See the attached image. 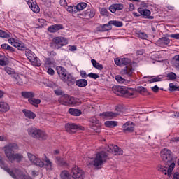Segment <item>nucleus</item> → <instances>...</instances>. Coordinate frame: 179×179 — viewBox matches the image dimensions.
Instances as JSON below:
<instances>
[{
	"label": "nucleus",
	"instance_id": "62",
	"mask_svg": "<svg viewBox=\"0 0 179 179\" xmlns=\"http://www.w3.org/2000/svg\"><path fill=\"white\" fill-rule=\"evenodd\" d=\"M151 90L152 92H154V93H157V92H159V87L157 85H155L154 87H151Z\"/></svg>",
	"mask_w": 179,
	"mask_h": 179
},
{
	"label": "nucleus",
	"instance_id": "21",
	"mask_svg": "<svg viewBox=\"0 0 179 179\" xmlns=\"http://www.w3.org/2000/svg\"><path fill=\"white\" fill-rule=\"evenodd\" d=\"M122 9H124V5L121 3L112 4L109 7V10L112 12V13H115L117 10H122Z\"/></svg>",
	"mask_w": 179,
	"mask_h": 179
},
{
	"label": "nucleus",
	"instance_id": "35",
	"mask_svg": "<svg viewBox=\"0 0 179 179\" xmlns=\"http://www.w3.org/2000/svg\"><path fill=\"white\" fill-rule=\"evenodd\" d=\"M115 79L118 82V83H120V84L126 85V83H129V81H128V80L122 78L120 75L116 76Z\"/></svg>",
	"mask_w": 179,
	"mask_h": 179
},
{
	"label": "nucleus",
	"instance_id": "59",
	"mask_svg": "<svg viewBox=\"0 0 179 179\" xmlns=\"http://www.w3.org/2000/svg\"><path fill=\"white\" fill-rule=\"evenodd\" d=\"M45 65H54V62L51 59H46Z\"/></svg>",
	"mask_w": 179,
	"mask_h": 179
},
{
	"label": "nucleus",
	"instance_id": "19",
	"mask_svg": "<svg viewBox=\"0 0 179 179\" xmlns=\"http://www.w3.org/2000/svg\"><path fill=\"white\" fill-rule=\"evenodd\" d=\"M56 70L61 80H65V76L68 74L66 73V69L61 66H57Z\"/></svg>",
	"mask_w": 179,
	"mask_h": 179
},
{
	"label": "nucleus",
	"instance_id": "45",
	"mask_svg": "<svg viewBox=\"0 0 179 179\" xmlns=\"http://www.w3.org/2000/svg\"><path fill=\"white\" fill-rule=\"evenodd\" d=\"M87 6V4L86 3H80L77 6H76V8L77 9V12H79V10H83Z\"/></svg>",
	"mask_w": 179,
	"mask_h": 179
},
{
	"label": "nucleus",
	"instance_id": "52",
	"mask_svg": "<svg viewBox=\"0 0 179 179\" xmlns=\"http://www.w3.org/2000/svg\"><path fill=\"white\" fill-rule=\"evenodd\" d=\"M0 37L3 38H9V34L0 29Z\"/></svg>",
	"mask_w": 179,
	"mask_h": 179
},
{
	"label": "nucleus",
	"instance_id": "63",
	"mask_svg": "<svg viewBox=\"0 0 179 179\" xmlns=\"http://www.w3.org/2000/svg\"><path fill=\"white\" fill-rule=\"evenodd\" d=\"M48 73L49 75H54L55 72L54 71V69H52V68H48Z\"/></svg>",
	"mask_w": 179,
	"mask_h": 179
},
{
	"label": "nucleus",
	"instance_id": "9",
	"mask_svg": "<svg viewBox=\"0 0 179 179\" xmlns=\"http://www.w3.org/2000/svg\"><path fill=\"white\" fill-rule=\"evenodd\" d=\"M71 174L72 178L73 179H84L85 178V171L82 169L79 168L78 166H74L72 167L71 171Z\"/></svg>",
	"mask_w": 179,
	"mask_h": 179
},
{
	"label": "nucleus",
	"instance_id": "36",
	"mask_svg": "<svg viewBox=\"0 0 179 179\" xmlns=\"http://www.w3.org/2000/svg\"><path fill=\"white\" fill-rule=\"evenodd\" d=\"M91 62L94 68H96V69H98L99 71H101V69H103V66L100 64V63H98L96 59H92Z\"/></svg>",
	"mask_w": 179,
	"mask_h": 179
},
{
	"label": "nucleus",
	"instance_id": "3",
	"mask_svg": "<svg viewBox=\"0 0 179 179\" xmlns=\"http://www.w3.org/2000/svg\"><path fill=\"white\" fill-rule=\"evenodd\" d=\"M115 64L117 66H125L121 70V75H127V76H132L134 69L131 66V60L128 58H116L115 59Z\"/></svg>",
	"mask_w": 179,
	"mask_h": 179
},
{
	"label": "nucleus",
	"instance_id": "29",
	"mask_svg": "<svg viewBox=\"0 0 179 179\" xmlns=\"http://www.w3.org/2000/svg\"><path fill=\"white\" fill-rule=\"evenodd\" d=\"M13 78H14V82L17 85H23V79H24V77L23 76H20L17 73L13 76Z\"/></svg>",
	"mask_w": 179,
	"mask_h": 179
},
{
	"label": "nucleus",
	"instance_id": "38",
	"mask_svg": "<svg viewBox=\"0 0 179 179\" xmlns=\"http://www.w3.org/2000/svg\"><path fill=\"white\" fill-rule=\"evenodd\" d=\"M108 30H111V24H110V22L103 24L100 27V31H108Z\"/></svg>",
	"mask_w": 179,
	"mask_h": 179
},
{
	"label": "nucleus",
	"instance_id": "27",
	"mask_svg": "<svg viewBox=\"0 0 179 179\" xmlns=\"http://www.w3.org/2000/svg\"><path fill=\"white\" fill-rule=\"evenodd\" d=\"M59 177L60 179H72L71 173L66 170L62 171L60 172Z\"/></svg>",
	"mask_w": 179,
	"mask_h": 179
},
{
	"label": "nucleus",
	"instance_id": "53",
	"mask_svg": "<svg viewBox=\"0 0 179 179\" xmlns=\"http://www.w3.org/2000/svg\"><path fill=\"white\" fill-rule=\"evenodd\" d=\"M55 94L57 96H62L63 94H65L64 91H62L61 88L55 90Z\"/></svg>",
	"mask_w": 179,
	"mask_h": 179
},
{
	"label": "nucleus",
	"instance_id": "50",
	"mask_svg": "<svg viewBox=\"0 0 179 179\" xmlns=\"http://www.w3.org/2000/svg\"><path fill=\"white\" fill-rule=\"evenodd\" d=\"M38 22L39 23V27H44V26H47V21L44 19H38Z\"/></svg>",
	"mask_w": 179,
	"mask_h": 179
},
{
	"label": "nucleus",
	"instance_id": "39",
	"mask_svg": "<svg viewBox=\"0 0 179 179\" xmlns=\"http://www.w3.org/2000/svg\"><path fill=\"white\" fill-rule=\"evenodd\" d=\"M79 99L75 98L73 96H70L69 98V106L72 105V106H75V104H78L79 103Z\"/></svg>",
	"mask_w": 179,
	"mask_h": 179
},
{
	"label": "nucleus",
	"instance_id": "60",
	"mask_svg": "<svg viewBox=\"0 0 179 179\" xmlns=\"http://www.w3.org/2000/svg\"><path fill=\"white\" fill-rule=\"evenodd\" d=\"M48 86L49 87H52V89L57 88V84H55V83H48Z\"/></svg>",
	"mask_w": 179,
	"mask_h": 179
},
{
	"label": "nucleus",
	"instance_id": "17",
	"mask_svg": "<svg viewBox=\"0 0 179 179\" xmlns=\"http://www.w3.org/2000/svg\"><path fill=\"white\" fill-rule=\"evenodd\" d=\"M138 12L141 15V16H143L145 19H154L153 16H150V10L148 9H144L142 8H139L138 9Z\"/></svg>",
	"mask_w": 179,
	"mask_h": 179
},
{
	"label": "nucleus",
	"instance_id": "61",
	"mask_svg": "<svg viewBox=\"0 0 179 179\" xmlns=\"http://www.w3.org/2000/svg\"><path fill=\"white\" fill-rule=\"evenodd\" d=\"M60 5L61 6H63L64 8H65V6L68 5V3L66 2V0H60Z\"/></svg>",
	"mask_w": 179,
	"mask_h": 179
},
{
	"label": "nucleus",
	"instance_id": "22",
	"mask_svg": "<svg viewBox=\"0 0 179 179\" xmlns=\"http://www.w3.org/2000/svg\"><path fill=\"white\" fill-rule=\"evenodd\" d=\"M99 115L102 117V118L111 119V118H115V117L118 115V113H114V112H103Z\"/></svg>",
	"mask_w": 179,
	"mask_h": 179
},
{
	"label": "nucleus",
	"instance_id": "51",
	"mask_svg": "<svg viewBox=\"0 0 179 179\" xmlns=\"http://www.w3.org/2000/svg\"><path fill=\"white\" fill-rule=\"evenodd\" d=\"M158 170L162 173H164L165 175H167V167L160 165L158 166Z\"/></svg>",
	"mask_w": 179,
	"mask_h": 179
},
{
	"label": "nucleus",
	"instance_id": "49",
	"mask_svg": "<svg viewBox=\"0 0 179 179\" xmlns=\"http://www.w3.org/2000/svg\"><path fill=\"white\" fill-rule=\"evenodd\" d=\"M169 90H171V92H173V90H177L179 92V87H177L176 84L171 83L169 84Z\"/></svg>",
	"mask_w": 179,
	"mask_h": 179
},
{
	"label": "nucleus",
	"instance_id": "24",
	"mask_svg": "<svg viewBox=\"0 0 179 179\" xmlns=\"http://www.w3.org/2000/svg\"><path fill=\"white\" fill-rule=\"evenodd\" d=\"M95 15L96 10H94V9L93 8H90L84 11L85 17H90V19H92V17H94Z\"/></svg>",
	"mask_w": 179,
	"mask_h": 179
},
{
	"label": "nucleus",
	"instance_id": "23",
	"mask_svg": "<svg viewBox=\"0 0 179 179\" xmlns=\"http://www.w3.org/2000/svg\"><path fill=\"white\" fill-rule=\"evenodd\" d=\"M69 95L64 94L60 97L59 101L63 106H69Z\"/></svg>",
	"mask_w": 179,
	"mask_h": 179
},
{
	"label": "nucleus",
	"instance_id": "58",
	"mask_svg": "<svg viewBox=\"0 0 179 179\" xmlns=\"http://www.w3.org/2000/svg\"><path fill=\"white\" fill-rule=\"evenodd\" d=\"M171 38H175V40H179V34H172L169 35Z\"/></svg>",
	"mask_w": 179,
	"mask_h": 179
},
{
	"label": "nucleus",
	"instance_id": "57",
	"mask_svg": "<svg viewBox=\"0 0 179 179\" xmlns=\"http://www.w3.org/2000/svg\"><path fill=\"white\" fill-rule=\"evenodd\" d=\"M167 77L169 79H177V76L173 72H171V73H168Z\"/></svg>",
	"mask_w": 179,
	"mask_h": 179
},
{
	"label": "nucleus",
	"instance_id": "47",
	"mask_svg": "<svg viewBox=\"0 0 179 179\" xmlns=\"http://www.w3.org/2000/svg\"><path fill=\"white\" fill-rule=\"evenodd\" d=\"M137 36L139 38H141L142 40H146L148 38V34H146L145 32H138L137 34Z\"/></svg>",
	"mask_w": 179,
	"mask_h": 179
},
{
	"label": "nucleus",
	"instance_id": "30",
	"mask_svg": "<svg viewBox=\"0 0 179 179\" xmlns=\"http://www.w3.org/2000/svg\"><path fill=\"white\" fill-rule=\"evenodd\" d=\"M69 113L71 114V115H73L74 117H79L82 114V111L79 109H75V108H69Z\"/></svg>",
	"mask_w": 179,
	"mask_h": 179
},
{
	"label": "nucleus",
	"instance_id": "44",
	"mask_svg": "<svg viewBox=\"0 0 179 179\" xmlns=\"http://www.w3.org/2000/svg\"><path fill=\"white\" fill-rule=\"evenodd\" d=\"M109 24H110V26L113 24V26H115L116 27H122V22L121 21H109Z\"/></svg>",
	"mask_w": 179,
	"mask_h": 179
},
{
	"label": "nucleus",
	"instance_id": "31",
	"mask_svg": "<svg viewBox=\"0 0 179 179\" xmlns=\"http://www.w3.org/2000/svg\"><path fill=\"white\" fill-rule=\"evenodd\" d=\"M76 86L78 87H86L87 86V80L85 79H80L76 81Z\"/></svg>",
	"mask_w": 179,
	"mask_h": 179
},
{
	"label": "nucleus",
	"instance_id": "56",
	"mask_svg": "<svg viewBox=\"0 0 179 179\" xmlns=\"http://www.w3.org/2000/svg\"><path fill=\"white\" fill-rule=\"evenodd\" d=\"M89 78H92V79H97L98 78H100L99 74L94 73H90L87 75Z\"/></svg>",
	"mask_w": 179,
	"mask_h": 179
},
{
	"label": "nucleus",
	"instance_id": "25",
	"mask_svg": "<svg viewBox=\"0 0 179 179\" xmlns=\"http://www.w3.org/2000/svg\"><path fill=\"white\" fill-rule=\"evenodd\" d=\"M22 113L24 114L26 118L29 120H34V118H36V114L31 110L24 109Z\"/></svg>",
	"mask_w": 179,
	"mask_h": 179
},
{
	"label": "nucleus",
	"instance_id": "4",
	"mask_svg": "<svg viewBox=\"0 0 179 179\" xmlns=\"http://www.w3.org/2000/svg\"><path fill=\"white\" fill-rule=\"evenodd\" d=\"M0 167L6 171L13 178H22V179H30V177L22 174L19 169L11 170L8 167V165L5 164V162L2 159V157L0 156Z\"/></svg>",
	"mask_w": 179,
	"mask_h": 179
},
{
	"label": "nucleus",
	"instance_id": "15",
	"mask_svg": "<svg viewBox=\"0 0 179 179\" xmlns=\"http://www.w3.org/2000/svg\"><path fill=\"white\" fill-rule=\"evenodd\" d=\"M27 5H29L31 10L34 13H38L40 12V7L37 5V1L36 0H25Z\"/></svg>",
	"mask_w": 179,
	"mask_h": 179
},
{
	"label": "nucleus",
	"instance_id": "41",
	"mask_svg": "<svg viewBox=\"0 0 179 179\" xmlns=\"http://www.w3.org/2000/svg\"><path fill=\"white\" fill-rule=\"evenodd\" d=\"M66 9L69 13H76L78 12L76 6H68L66 7Z\"/></svg>",
	"mask_w": 179,
	"mask_h": 179
},
{
	"label": "nucleus",
	"instance_id": "32",
	"mask_svg": "<svg viewBox=\"0 0 179 179\" xmlns=\"http://www.w3.org/2000/svg\"><path fill=\"white\" fill-rule=\"evenodd\" d=\"M29 103L31 104L32 106H34V107H38V104L41 103V100L39 99H36V98H30L28 99Z\"/></svg>",
	"mask_w": 179,
	"mask_h": 179
},
{
	"label": "nucleus",
	"instance_id": "34",
	"mask_svg": "<svg viewBox=\"0 0 179 179\" xmlns=\"http://www.w3.org/2000/svg\"><path fill=\"white\" fill-rule=\"evenodd\" d=\"M22 97H24V99H32V97H34L35 94L34 92H22L21 93Z\"/></svg>",
	"mask_w": 179,
	"mask_h": 179
},
{
	"label": "nucleus",
	"instance_id": "12",
	"mask_svg": "<svg viewBox=\"0 0 179 179\" xmlns=\"http://www.w3.org/2000/svg\"><path fill=\"white\" fill-rule=\"evenodd\" d=\"M161 157L165 163H171L173 162V155L171 151L167 148H164L161 151Z\"/></svg>",
	"mask_w": 179,
	"mask_h": 179
},
{
	"label": "nucleus",
	"instance_id": "8",
	"mask_svg": "<svg viewBox=\"0 0 179 179\" xmlns=\"http://www.w3.org/2000/svg\"><path fill=\"white\" fill-rule=\"evenodd\" d=\"M52 44L55 50H59L61 47H64V45L68 44V39L62 36H57L53 38Z\"/></svg>",
	"mask_w": 179,
	"mask_h": 179
},
{
	"label": "nucleus",
	"instance_id": "28",
	"mask_svg": "<svg viewBox=\"0 0 179 179\" xmlns=\"http://www.w3.org/2000/svg\"><path fill=\"white\" fill-rule=\"evenodd\" d=\"M10 110V106L9 104L5 102H0V111L2 113H8Z\"/></svg>",
	"mask_w": 179,
	"mask_h": 179
},
{
	"label": "nucleus",
	"instance_id": "46",
	"mask_svg": "<svg viewBox=\"0 0 179 179\" xmlns=\"http://www.w3.org/2000/svg\"><path fill=\"white\" fill-rule=\"evenodd\" d=\"M162 79H163V77H160V76H156V77H154V78H151L150 80V83H153L155 82H160V81L162 80Z\"/></svg>",
	"mask_w": 179,
	"mask_h": 179
},
{
	"label": "nucleus",
	"instance_id": "48",
	"mask_svg": "<svg viewBox=\"0 0 179 179\" xmlns=\"http://www.w3.org/2000/svg\"><path fill=\"white\" fill-rule=\"evenodd\" d=\"M136 90L138 92V93H141V94H143V93H148V90L143 87H137Z\"/></svg>",
	"mask_w": 179,
	"mask_h": 179
},
{
	"label": "nucleus",
	"instance_id": "54",
	"mask_svg": "<svg viewBox=\"0 0 179 179\" xmlns=\"http://www.w3.org/2000/svg\"><path fill=\"white\" fill-rule=\"evenodd\" d=\"M100 13L102 16H107L108 15V11H107V8H102L100 9Z\"/></svg>",
	"mask_w": 179,
	"mask_h": 179
},
{
	"label": "nucleus",
	"instance_id": "13",
	"mask_svg": "<svg viewBox=\"0 0 179 179\" xmlns=\"http://www.w3.org/2000/svg\"><path fill=\"white\" fill-rule=\"evenodd\" d=\"M106 150L109 153H114L115 155H121L124 154L122 149L119 148L117 145H114L113 144L108 145L106 147Z\"/></svg>",
	"mask_w": 179,
	"mask_h": 179
},
{
	"label": "nucleus",
	"instance_id": "26",
	"mask_svg": "<svg viewBox=\"0 0 179 179\" xmlns=\"http://www.w3.org/2000/svg\"><path fill=\"white\" fill-rule=\"evenodd\" d=\"M55 163L58 164L59 166L66 167L68 166V163L66 160L63 159L61 157H55Z\"/></svg>",
	"mask_w": 179,
	"mask_h": 179
},
{
	"label": "nucleus",
	"instance_id": "14",
	"mask_svg": "<svg viewBox=\"0 0 179 179\" xmlns=\"http://www.w3.org/2000/svg\"><path fill=\"white\" fill-rule=\"evenodd\" d=\"M91 128L97 134L100 133L101 131V124L96 117L92 119Z\"/></svg>",
	"mask_w": 179,
	"mask_h": 179
},
{
	"label": "nucleus",
	"instance_id": "40",
	"mask_svg": "<svg viewBox=\"0 0 179 179\" xmlns=\"http://www.w3.org/2000/svg\"><path fill=\"white\" fill-rule=\"evenodd\" d=\"M173 64L175 68L179 69V55L174 56L173 58Z\"/></svg>",
	"mask_w": 179,
	"mask_h": 179
},
{
	"label": "nucleus",
	"instance_id": "10",
	"mask_svg": "<svg viewBox=\"0 0 179 179\" xmlns=\"http://www.w3.org/2000/svg\"><path fill=\"white\" fill-rule=\"evenodd\" d=\"M9 44H11L13 47L17 48L20 51H26L27 50V47L26 45L22 42V41L19 39H15L13 38H10L8 39Z\"/></svg>",
	"mask_w": 179,
	"mask_h": 179
},
{
	"label": "nucleus",
	"instance_id": "55",
	"mask_svg": "<svg viewBox=\"0 0 179 179\" xmlns=\"http://www.w3.org/2000/svg\"><path fill=\"white\" fill-rule=\"evenodd\" d=\"M115 111H116V112L114 113V114H117V115H120V114H121V113L122 111V106H116Z\"/></svg>",
	"mask_w": 179,
	"mask_h": 179
},
{
	"label": "nucleus",
	"instance_id": "1",
	"mask_svg": "<svg viewBox=\"0 0 179 179\" xmlns=\"http://www.w3.org/2000/svg\"><path fill=\"white\" fill-rule=\"evenodd\" d=\"M28 159L31 163L36 166L37 167H40L41 169L45 167L46 170H53L54 169V164L50 159L47 157L45 154H43L42 156V160L38 157V155L34 154L28 152L27 153Z\"/></svg>",
	"mask_w": 179,
	"mask_h": 179
},
{
	"label": "nucleus",
	"instance_id": "18",
	"mask_svg": "<svg viewBox=\"0 0 179 179\" xmlns=\"http://www.w3.org/2000/svg\"><path fill=\"white\" fill-rule=\"evenodd\" d=\"M64 29V26L61 24H55L48 27V31L50 33H57L59 30H62Z\"/></svg>",
	"mask_w": 179,
	"mask_h": 179
},
{
	"label": "nucleus",
	"instance_id": "37",
	"mask_svg": "<svg viewBox=\"0 0 179 179\" xmlns=\"http://www.w3.org/2000/svg\"><path fill=\"white\" fill-rule=\"evenodd\" d=\"M169 163H171V164L169 167L167 168L166 173L168 176H171V173H173V170H174V167H176V164L173 161Z\"/></svg>",
	"mask_w": 179,
	"mask_h": 179
},
{
	"label": "nucleus",
	"instance_id": "33",
	"mask_svg": "<svg viewBox=\"0 0 179 179\" xmlns=\"http://www.w3.org/2000/svg\"><path fill=\"white\" fill-rule=\"evenodd\" d=\"M63 82H69V83H75V77L71 74H67L64 77V80H62Z\"/></svg>",
	"mask_w": 179,
	"mask_h": 179
},
{
	"label": "nucleus",
	"instance_id": "64",
	"mask_svg": "<svg viewBox=\"0 0 179 179\" xmlns=\"http://www.w3.org/2000/svg\"><path fill=\"white\" fill-rule=\"evenodd\" d=\"M173 179H179V173L178 172H176L174 173Z\"/></svg>",
	"mask_w": 179,
	"mask_h": 179
},
{
	"label": "nucleus",
	"instance_id": "43",
	"mask_svg": "<svg viewBox=\"0 0 179 179\" xmlns=\"http://www.w3.org/2000/svg\"><path fill=\"white\" fill-rule=\"evenodd\" d=\"M4 71L5 72H6V73H8V75H13V76H15V75L17 74L15 72V70L10 67H8V66L5 67Z\"/></svg>",
	"mask_w": 179,
	"mask_h": 179
},
{
	"label": "nucleus",
	"instance_id": "5",
	"mask_svg": "<svg viewBox=\"0 0 179 179\" xmlns=\"http://www.w3.org/2000/svg\"><path fill=\"white\" fill-rule=\"evenodd\" d=\"M108 159V156H107V154L106 152L102 151L100 152H98L96 155V157L94 159L92 158L90 160L91 164L94 166V167H101L106 162Z\"/></svg>",
	"mask_w": 179,
	"mask_h": 179
},
{
	"label": "nucleus",
	"instance_id": "6",
	"mask_svg": "<svg viewBox=\"0 0 179 179\" xmlns=\"http://www.w3.org/2000/svg\"><path fill=\"white\" fill-rule=\"evenodd\" d=\"M27 132L30 136L35 139H41V141L47 139V134L37 128L30 127L27 129Z\"/></svg>",
	"mask_w": 179,
	"mask_h": 179
},
{
	"label": "nucleus",
	"instance_id": "42",
	"mask_svg": "<svg viewBox=\"0 0 179 179\" xmlns=\"http://www.w3.org/2000/svg\"><path fill=\"white\" fill-rule=\"evenodd\" d=\"M105 125L107 127V128H114V127H117V122L107 121L105 122Z\"/></svg>",
	"mask_w": 179,
	"mask_h": 179
},
{
	"label": "nucleus",
	"instance_id": "16",
	"mask_svg": "<svg viewBox=\"0 0 179 179\" xmlns=\"http://www.w3.org/2000/svg\"><path fill=\"white\" fill-rule=\"evenodd\" d=\"M124 132H134L135 129V124L132 122H127L122 126Z\"/></svg>",
	"mask_w": 179,
	"mask_h": 179
},
{
	"label": "nucleus",
	"instance_id": "11",
	"mask_svg": "<svg viewBox=\"0 0 179 179\" xmlns=\"http://www.w3.org/2000/svg\"><path fill=\"white\" fill-rule=\"evenodd\" d=\"M65 129L69 134H74L76 131H83L85 127L75 123H68L65 125Z\"/></svg>",
	"mask_w": 179,
	"mask_h": 179
},
{
	"label": "nucleus",
	"instance_id": "7",
	"mask_svg": "<svg viewBox=\"0 0 179 179\" xmlns=\"http://www.w3.org/2000/svg\"><path fill=\"white\" fill-rule=\"evenodd\" d=\"M25 55L34 66H41V61L31 50L27 49L25 50Z\"/></svg>",
	"mask_w": 179,
	"mask_h": 179
},
{
	"label": "nucleus",
	"instance_id": "2",
	"mask_svg": "<svg viewBox=\"0 0 179 179\" xmlns=\"http://www.w3.org/2000/svg\"><path fill=\"white\" fill-rule=\"evenodd\" d=\"M18 149L19 146H17V144L15 143H10L4 146V153L8 162H10V163H13L15 160L18 162L23 160V155L20 153H14L15 150H17Z\"/></svg>",
	"mask_w": 179,
	"mask_h": 179
},
{
	"label": "nucleus",
	"instance_id": "20",
	"mask_svg": "<svg viewBox=\"0 0 179 179\" xmlns=\"http://www.w3.org/2000/svg\"><path fill=\"white\" fill-rule=\"evenodd\" d=\"M157 44L159 47H166L170 44V39L167 37H162L157 41Z\"/></svg>",
	"mask_w": 179,
	"mask_h": 179
}]
</instances>
